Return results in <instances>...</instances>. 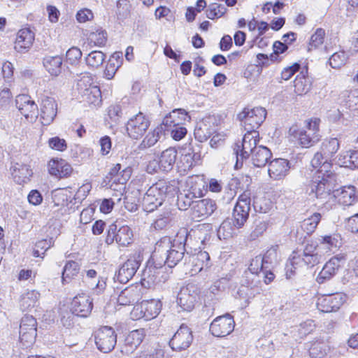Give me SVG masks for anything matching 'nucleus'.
<instances>
[{
  "label": "nucleus",
  "mask_w": 358,
  "mask_h": 358,
  "mask_svg": "<svg viewBox=\"0 0 358 358\" xmlns=\"http://www.w3.org/2000/svg\"><path fill=\"white\" fill-rule=\"evenodd\" d=\"M311 165L317 170L311 171V176L306 182V192L312 199L324 201L336 185V174L331 169L332 164L324 152H316L311 160Z\"/></svg>",
  "instance_id": "1"
},
{
  "label": "nucleus",
  "mask_w": 358,
  "mask_h": 358,
  "mask_svg": "<svg viewBox=\"0 0 358 358\" xmlns=\"http://www.w3.org/2000/svg\"><path fill=\"white\" fill-rule=\"evenodd\" d=\"M259 133L245 134L241 145L236 143L234 154L236 157V168L242 166L243 159L251 157L252 164L257 167H264L272 157L271 151L266 146L257 145Z\"/></svg>",
  "instance_id": "2"
},
{
  "label": "nucleus",
  "mask_w": 358,
  "mask_h": 358,
  "mask_svg": "<svg viewBox=\"0 0 358 358\" xmlns=\"http://www.w3.org/2000/svg\"><path fill=\"white\" fill-rule=\"evenodd\" d=\"M187 235L184 229L178 233L173 240L168 236L163 237L156 243L152 255L159 259L164 258V264L169 268L176 266L183 259L187 263L188 253L185 255V248Z\"/></svg>",
  "instance_id": "3"
},
{
  "label": "nucleus",
  "mask_w": 358,
  "mask_h": 358,
  "mask_svg": "<svg viewBox=\"0 0 358 358\" xmlns=\"http://www.w3.org/2000/svg\"><path fill=\"white\" fill-rule=\"evenodd\" d=\"M178 190V181L159 180L153 184L143 196L142 204L144 210L148 212L154 211L162 206L167 195L173 196Z\"/></svg>",
  "instance_id": "4"
},
{
  "label": "nucleus",
  "mask_w": 358,
  "mask_h": 358,
  "mask_svg": "<svg viewBox=\"0 0 358 358\" xmlns=\"http://www.w3.org/2000/svg\"><path fill=\"white\" fill-rule=\"evenodd\" d=\"M164 258L161 259L152 255L142 273L141 283L143 286H152L164 283L169 279V274L164 268Z\"/></svg>",
  "instance_id": "5"
},
{
  "label": "nucleus",
  "mask_w": 358,
  "mask_h": 358,
  "mask_svg": "<svg viewBox=\"0 0 358 358\" xmlns=\"http://www.w3.org/2000/svg\"><path fill=\"white\" fill-rule=\"evenodd\" d=\"M320 119H314L308 121L303 128L292 126L289 129V134L296 138L302 148H310L320 141Z\"/></svg>",
  "instance_id": "6"
},
{
  "label": "nucleus",
  "mask_w": 358,
  "mask_h": 358,
  "mask_svg": "<svg viewBox=\"0 0 358 358\" xmlns=\"http://www.w3.org/2000/svg\"><path fill=\"white\" fill-rule=\"evenodd\" d=\"M266 117V110L262 107H256L252 109L248 108L238 115V119L241 121L247 131L245 134L252 132L259 133L256 129L264 122Z\"/></svg>",
  "instance_id": "7"
},
{
  "label": "nucleus",
  "mask_w": 358,
  "mask_h": 358,
  "mask_svg": "<svg viewBox=\"0 0 358 358\" xmlns=\"http://www.w3.org/2000/svg\"><path fill=\"white\" fill-rule=\"evenodd\" d=\"M262 277L260 274L245 271L241 280V285L237 292L239 298L244 300L245 306H248L250 299L255 296L257 288L262 283Z\"/></svg>",
  "instance_id": "8"
},
{
  "label": "nucleus",
  "mask_w": 358,
  "mask_h": 358,
  "mask_svg": "<svg viewBox=\"0 0 358 358\" xmlns=\"http://www.w3.org/2000/svg\"><path fill=\"white\" fill-rule=\"evenodd\" d=\"M90 76H83L77 83L78 90L83 98V101L89 105L99 106L102 102L101 92L99 87L92 84Z\"/></svg>",
  "instance_id": "9"
},
{
  "label": "nucleus",
  "mask_w": 358,
  "mask_h": 358,
  "mask_svg": "<svg viewBox=\"0 0 358 358\" xmlns=\"http://www.w3.org/2000/svg\"><path fill=\"white\" fill-rule=\"evenodd\" d=\"M93 336L97 349L103 353L112 351L117 343V334L110 327L104 326L98 329L94 332Z\"/></svg>",
  "instance_id": "10"
},
{
  "label": "nucleus",
  "mask_w": 358,
  "mask_h": 358,
  "mask_svg": "<svg viewBox=\"0 0 358 358\" xmlns=\"http://www.w3.org/2000/svg\"><path fill=\"white\" fill-rule=\"evenodd\" d=\"M133 232L128 226L120 227L117 229L115 224H111L107 229L106 243L113 244L115 241L122 247L128 246L132 242Z\"/></svg>",
  "instance_id": "11"
},
{
  "label": "nucleus",
  "mask_w": 358,
  "mask_h": 358,
  "mask_svg": "<svg viewBox=\"0 0 358 358\" xmlns=\"http://www.w3.org/2000/svg\"><path fill=\"white\" fill-rule=\"evenodd\" d=\"M36 320L31 315H24L20 326V341L24 348L31 346L36 338Z\"/></svg>",
  "instance_id": "12"
},
{
  "label": "nucleus",
  "mask_w": 358,
  "mask_h": 358,
  "mask_svg": "<svg viewBox=\"0 0 358 358\" xmlns=\"http://www.w3.org/2000/svg\"><path fill=\"white\" fill-rule=\"evenodd\" d=\"M161 308L160 301L155 299L143 301L134 308L131 314L135 320L143 318L148 321L156 317L160 313Z\"/></svg>",
  "instance_id": "13"
},
{
  "label": "nucleus",
  "mask_w": 358,
  "mask_h": 358,
  "mask_svg": "<svg viewBox=\"0 0 358 358\" xmlns=\"http://www.w3.org/2000/svg\"><path fill=\"white\" fill-rule=\"evenodd\" d=\"M140 255L130 257L115 273L114 280L122 284L127 283L136 273L141 265Z\"/></svg>",
  "instance_id": "14"
},
{
  "label": "nucleus",
  "mask_w": 358,
  "mask_h": 358,
  "mask_svg": "<svg viewBox=\"0 0 358 358\" xmlns=\"http://www.w3.org/2000/svg\"><path fill=\"white\" fill-rule=\"evenodd\" d=\"M346 301V295L342 292L324 295L320 297L317 302L319 310L324 313L337 311Z\"/></svg>",
  "instance_id": "15"
},
{
  "label": "nucleus",
  "mask_w": 358,
  "mask_h": 358,
  "mask_svg": "<svg viewBox=\"0 0 358 358\" xmlns=\"http://www.w3.org/2000/svg\"><path fill=\"white\" fill-rule=\"evenodd\" d=\"M193 341L190 329L186 325H181L169 341V345L174 351L180 352L187 349Z\"/></svg>",
  "instance_id": "16"
},
{
  "label": "nucleus",
  "mask_w": 358,
  "mask_h": 358,
  "mask_svg": "<svg viewBox=\"0 0 358 358\" xmlns=\"http://www.w3.org/2000/svg\"><path fill=\"white\" fill-rule=\"evenodd\" d=\"M234 320L229 314L217 317L210 325V331L214 336L224 337L230 334L234 329Z\"/></svg>",
  "instance_id": "17"
},
{
  "label": "nucleus",
  "mask_w": 358,
  "mask_h": 358,
  "mask_svg": "<svg viewBox=\"0 0 358 358\" xmlns=\"http://www.w3.org/2000/svg\"><path fill=\"white\" fill-rule=\"evenodd\" d=\"M149 126V120L142 113H139L127 122V131L131 138L138 139L143 136Z\"/></svg>",
  "instance_id": "18"
},
{
  "label": "nucleus",
  "mask_w": 358,
  "mask_h": 358,
  "mask_svg": "<svg viewBox=\"0 0 358 358\" xmlns=\"http://www.w3.org/2000/svg\"><path fill=\"white\" fill-rule=\"evenodd\" d=\"M198 299V292L193 284H188L182 287L177 297L178 306L185 311H191L195 306Z\"/></svg>",
  "instance_id": "19"
},
{
  "label": "nucleus",
  "mask_w": 358,
  "mask_h": 358,
  "mask_svg": "<svg viewBox=\"0 0 358 358\" xmlns=\"http://www.w3.org/2000/svg\"><path fill=\"white\" fill-rule=\"evenodd\" d=\"M320 259L321 255L320 254H312V255H299V252L294 251L289 258L290 264L292 266L290 271L289 269V266L287 265V278H290L291 275L294 273V271H293L292 268L295 269L297 266H301L302 264L308 267H313L320 263Z\"/></svg>",
  "instance_id": "20"
},
{
  "label": "nucleus",
  "mask_w": 358,
  "mask_h": 358,
  "mask_svg": "<svg viewBox=\"0 0 358 358\" xmlns=\"http://www.w3.org/2000/svg\"><path fill=\"white\" fill-rule=\"evenodd\" d=\"M16 106L22 115L29 122H34L38 117V106L31 98L25 94L16 97Z\"/></svg>",
  "instance_id": "21"
},
{
  "label": "nucleus",
  "mask_w": 358,
  "mask_h": 358,
  "mask_svg": "<svg viewBox=\"0 0 358 358\" xmlns=\"http://www.w3.org/2000/svg\"><path fill=\"white\" fill-rule=\"evenodd\" d=\"M93 308L92 299L85 294L76 296L71 303L72 313L82 317H87Z\"/></svg>",
  "instance_id": "22"
},
{
  "label": "nucleus",
  "mask_w": 358,
  "mask_h": 358,
  "mask_svg": "<svg viewBox=\"0 0 358 358\" xmlns=\"http://www.w3.org/2000/svg\"><path fill=\"white\" fill-rule=\"evenodd\" d=\"M343 257L335 256L331 258L323 266L322 271L317 277V282L323 283L324 281L330 280L336 275L342 264L344 262Z\"/></svg>",
  "instance_id": "23"
},
{
  "label": "nucleus",
  "mask_w": 358,
  "mask_h": 358,
  "mask_svg": "<svg viewBox=\"0 0 358 358\" xmlns=\"http://www.w3.org/2000/svg\"><path fill=\"white\" fill-rule=\"evenodd\" d=\"M290 169L289 162L285 159L277 158L268 164V175L273 180H279L284 178Z\"/></svg>",
  "instance_id": "24"
},
{
  "label": "nucleus",
  "mask_w": 358,
  "mask_h": 358,
  "mask_svg": "<svg viewBox=\"0 0 358 358\" xmlns=\"http://www.w3.org/2000/svg\"><path fill=\"white\" fill-rule=\"evenodd\" d=\"M34 34L29 29L24 28L17 32L14 49L20 53L27 52L32 46Z\"/></svg>",
  "instance_id": "25"
},
{
  "label": "nucleus",
  "mask_w": 358,
  "mask_h": 358,
  "mask_svg": "<svg viewBox=\"0 0 358 358\" xmlns=\"http://www.w3.org/2000/svg\"><path fill=\"white\" fill-rule=\"evenodd\" d=\"M57 113V103L51 97H46L42 101L41 117L42 124L49 125L52 122Z\"/></svg>",
  "instance_id": "26"
},
{
  "label": "nucleus",
  "mask_w": 358,
  "mask_h": 358,
  "mask_svg": "<svg viewBox=\"0 0 358 358\" xmlns=\"http://www.w3.org/2000/svg\"><path fill=\"white\" fill-rule=\"evenodd\" d=\"M215 210V202L208 199L195 200L192 207V213L195 218L206 217L210 215Z\"/></svg>",
  "instance_id": "27"
},
{
  "label": "nucleus",
  "mask_w": 358,
  "mask_h": 358,
  "mask_svg": "<svg viewBox=\"0 0 358 358\" xmlns=\"http://www.w3.org/2000/svg\"><path fill=\"white\" fill-rule=\"evenodd\" d=\"M141 297V289L138 285H131L123 289L117 297L121 306H129L137 303Z\"/></svg>",
  "instance_id": "28"
},
{
  "label": "nucleus",
  "mask_w": 358,
  "mask_h": 358,
  "mask_svg": "<svg viewBox=\"0 0 358 358\" xmlns=\"http://www.w3.org/2000/svg\"><path fill=\"white\" fill-rule=\"evenodd\" d=\"M199 151L191 144L182 148L180 163L184 171L189 170L200 160Z\"/></svg>",
  "instance_id": "29"
},
{
  "label": "nucleus",
  "mask_w": 358,
  "mask_h": 358,
  "mask_svg": "<svg viewBox=\"0 0 358 358\" xmlns=\"http://www.w3.org/2000/svg\"><path fill=\"white\" fill-rule=\"evenodd\" d=\"M144 331L143 329L131 331L124 339V344L122 347V352L129 355L136 350L144 338Z\"/></svg>",
  "instance_id": "30"
},
{
  "label": "nucleus",
  "mask_w": 358,
  "mask_h": 358,
  "mask_svg": "<svg viewBox=\"0 0 358 358\" xmlns=\"http://www.w3.org/2000/svg\"><path fill=\"white\" fill-rule=\"evenodd\" d=\"M187 119H189V117L184 109H175L164 117L161 127L164 130H169L173 127L182 124Z\"/></svg>",
  "instance_id": "31"
},
{
  "label": "nucleus",
  "mask_w": 358,
  "mask_h": 358,
  "mask_svg": "<svg viewBox=\"0 0 358 358\" xmlns=\"http://www.w3.org/2000/svg\"><path fill=\"white\" fill-rule=\"evenodd\" d=\"M187 260L192 264V273H197L209 266L210 255L207 252L200 251L194 255L187 254Z\"/></svg>",
  "instance_id": "32"
},
{
  "label": "nucleus",
  "mask_w": 358,
  "mask_h": 358,
  "mask_svg": "<svg viewBox=\"0 0 358 358\" xmlns=\"http://www.w3.org/2000/svg\"><path fill=\"white\" fill-rule=\"evenodd\" d=\"M177 155V150L174 148H169L164 150L159 157V169L165 172L172 170L176 163Z\"/></svg>",
  "instance_id": "33"
},
{
  "label": "nucleus",
  "mask_w": 358,
  "mask_h": 358,
  "mask_svg": "<svg viewBox=\"0 0 358 358\" xmlns=\"http://www.w3.org/2000/svg\"><path fill=\"white\" fill-rule=\"evenodd\" d=\"M10 170L14 180L20 185L27 182L32 176V170L26 164L16 163Z\"/></svg>",
  "instance_id": "34"
},
{
  "label": "nucleus",
  "mask_w": 358,
  "mask_h": 358,
  "mask_svg": "<svg viewBox=\"0 0 358 358\" xmlns=\"http://www.w3.org/2000/svg\"><path fill=\"white\" fill-rule=\"evenodd\" d=\"M331 192L338 202L344 206H350L355 200V190L353 186L343 187L335 190L333 188Z\"/></svg>",
  "instance_id": "35"
},
{
  "label": "nucleus",
  "mask_w": 358,
  "mask_h": 358,
  "mask_svg": "<svg viewBox=\"0 0 358 358\" xmlns=\"http://www.w3.org/2000/svg\"><path fill=\"white\" fill-rule=\"evenodd\" d=\"M72 171L71 166L63 159L53 161L49 169V172L51 175L59 178L69 176Z\"/></svg>",
  "instance_id": "36"
},
{
  "label": "nucleus",
  "mask_w": 358,
  "mask_h": 358,
  "mask_svg": "<svg viewBox=\"0 0 358 358\" xmlns=\"http://www.w3.org/2000/svg\"><path fill=\"white\" fill-rule=\"evenodd\" d=\"M311 78L301 72L294 81V92L299 96L307 94L311 89Z\"/></svg>",
  "instance_id": "37"
},
{
  "label": "nucleus",
  "mask_w": 358,
  "mask_h": 358,
  "mask_svg": "<svg viewBox=\"0 0 358 358\" xmlns=\"http://www.w3.org/2000/svg\"><path fill=\"white\" fill-rule=\"evenodd\" d=\"M40 294L35 291L31 290L24 293L20 300V306L23 311L30 310L35 308L38 303Z\"/></svg>",
  "instance_id": "38"
},
{
  "label": "nucleus",
  "mask_w": 358,
  "mask_h": 358,
  "mask_svg": "<svg viewBox=\"0 0 358 358\" xmlns=\"http://www.w3.org/2000/svg\"><path fill=\"white\" fill-rule=\"evenodd\" d=\"M62 62L59 56H47L43 59V64L52 76H57L62 72Z\"/></svg>",
  "instance_id": "39"
},
{
  "label": "nucleus",
  "mask_w": 358,
  "mask_h": 358,
  "mask_svg": "<svg viewBox=\"0 0 358 358\" xmlns=\"http://www.w3.org/2000/svg\"><path fill=\"white\" fill-rule=\"evenodd\" d=\"M330 348L324 341H315L309 348V355L311 358H324L329 352Z\"/></svg>",
  "instance_id": "40"
},
{
  "label": "nucleus",
  "mask_w": 358,
  "mask_h": 358,
  "mask_svg": "<svg viewBox=\"0 0 358 358\" xmlns=\"http://www.w3.org/2000/svg\"><path fill=\"white\" fill-rule=\"evenodd\" d=\"M80 271V265L78 262L74 261H68L63 269L62 280V283H69L73 279Z\"/></svg>",
  "instance_id": "41"
},
{
  "label": "nucleus",
  "mask_w": 358,
  "mask_h": 358,
  "mask_svg": "<svg viewBox=\"0 0 358 358\" xmlns=\"http://www.w3.org/2000/svg\"><path fill=\"white\" fill-rule=\"evenodd\" d=\"M315 243L318 244L319 248H322L326 251L336 248L340 243L338 236L335 234L321 236Z\"/></svg>",
  "instance_id": "42"
},
{
  "label": "nucleus",
  "mask_w": 358,
  "mask_h": 358,
  "mask_svg": "<svg viewBox=\"0 0 358 358\" xmlns=\"http://www.w3.org/2000/svg\"><path fill=\"white\" fill-rule=\"evenodd\" d=\"M106 59V55L98 50L92 51L85 57L87 65L92 69H97L101 66Z\"/></svg>",
  "instance_id": "43"
},
{
  "label": "nucleus",
  "mask_w": 358,
  "mask_h": 358,
  "mask_svg": "<svg viewBox=\"0 0 358 358\" xmlns=\"http://www.w3.org/2000/svg\"><path fill=\"white\" fill-rule=\"evenodd\" d=\"M249 212V208L235 206L233 212L234 226L237 229L241 228L248 218Z\"/></svg>",
  "instance_id": "44"
},
{
  "label": "nucleus",
  "mask_w": 358,
  "mask_h": 358,
  "mask_svg": "<svg viewBox=\"0 0 358 358\" xmlns=\"http://www.w3.org/2000/svg\"><path fill=\"white\" fill-rule=\"evenodd\" d=\"M322 215L319 213H313L310 217L305 219L302 223H301V228L302 229L306 232L308 235L311 234L313 233L317 228V226L318 225L320 220H321Z\"/></svg>",
  "instance_id": "45"
},
{
  "label": "nucleus",
  "mask_w": 358,
  "mask_h": 358,
  "mask_svg": "<svg viewBox=\"0 0 358 358\" xmlns=\"http://www.w3.org/2000/svg\"><path fill=\"white\" fill-rule=\"evenodd\" d=\"M163 130V127H160L149 132L140 144V148L145 149L153 146L159 141Z\"/></svg>",
  "instance_id": "46"
},
{
  "label": "nucleus",
  "mask_w": 358,
  "mask_h": 358,
  "mask_svg": "<svg viewBox=\"0 0 358 358\" xmlns=\"http://www.w3.org/2000/svg\"><path fill=\"white\" fill-rule=\"evenodd\" d=\"M315 329V324L313 320H306L294 327L292 333L296 337L303 338L311 333Z\"/></svg>",
  "instance_id": "47"
},
{
  "label": "nucleus",
  "mask_w": 358,
  "mask_h": 358,
  "mask_svg": "<svg viewBox=\"0 0 358 358\" xmlns=\"http://www.w3.org/2000/svg\"><path fill=\"white\" fill-rule=\"evenodd\" d=\"M253 207L256 212L267 213L273 207L272 202L266 197H254Z\"/></svg>",
  "instance_id": "48"
},
{
  "label": "nucleus",
  "mask_w": 358,
  "mask_h": 358,
  "mask_svg": "<svg viewBox=\"0 0 358 358\" xmlns=\"http://www.w3.org/2000/svg\"><path fill=\"white\" fill-rule=\"evenodd\" d=\"M217 236L219 239L226 240L231 237L234 234V227L229 219L224 220L217 229Z\"/></svg>",
  "instance_id": "49"
},
{
  "label": "nucleus",
  "mask_w": 358,
  "mask_h": 358,
  "mask_svg": "<svg viewBox=\"0 0 358 358\" xmlns=\"http://www.w3.org/2000/svg\"><path fill=\"white\" fill-rule=\"evenodd\" d=\"M194 198H195V195L192 192L185 194H181L178 196L177 205L178 208L181 210H186L189 208H192L193 203L195 201Z\"/></svg>",
  "instance_id": "50"
},
{
  "label": "nucleus",
  "mask_w": 358,
  "mask_h": 358,
  "mask_svg": "<svg viewBox=\"0 0 358 358\" xmlns=\"http://www.w3.org/2000/svg\"><path fill=\"white\" fill-rule=\"evenodd\" d=\"M88 40L90 43L94 45L103 46L106 44L107 41L106 32L103 30H97L94 32H91L88 36Z\"/></svg>",
  "instance_id": "51"
},
{
  "label": "nucleus",
  "mask_w": 358,
  "mask_h": 358,
  "mask_svg": "<svg viewBox=\"0 0 358 358\" xmlns=\"http://www.w3.org/2000/svg\"><path fill=\"white\" fill-rule=\"evenodd\" d=\"M324 29L322 28L317 29L315 33L310 37V41L308 45V51H310L313 48H317L321 45L324 43Z\"/></svg>",
  "instance_id": "52"
},
{
  "label": "nucleus",
  "mask_w": 358,
  "mask_h": 358,
  "mask_svg": "<svg viewBox=\"0 0 358 358\" xmlns=\"http://www.w3.org/2000/svg\"><path fill=\"white\" fill-rule=\"evenodd\" d=\"M226 12L224 5L212 3L209 5L206 10V17L210 20L222 17Z\"/></svg>",
  "instance_id": "53"
},
{
  "label": "nucleus",
  "mask_w": 358,
  "mask_h": 358,
  "mask_svg": "<svg viewBox=\"0 0 358 358\" xmlns=\"http://www.w3.org/2000/svg\"><path fill=\"white\" fill-rule=\"evenodd\" d=\"M53 245L52 238L43 239L36 242L34 250V256L36 257H41L45 251L50 248Z\"/></svg>",
  "instance_id": "54"
},
{
  "label": "nucleus",
  "mask_w": 358,
  "mask_h": 358,
  "mask_svg": "<svg viewBox=\"0 0 358 358\" xmlns=\"http://www.w3.org/2000/svg\"><path fill=\"white\" fill-rule=\"evenodd\" d=\"M266 269L264 258H262V255H257L252 259L248 271L261 275L264 270Z\"/></svg>",
  "instance_id": "55"
},
{
  "label": "nucleus",
  "mask_w": 358,
  "mask_h": 358,
  "mask_svg": "<svg viewBox=\"0 0 358 358\" xmlns=\"http://www.w3.org/2000/svg\"><path fill=\"white\" fill-rule=\"evenodd\" d=\"M267 229V223L261 220H256L253 223L252 230L250 238L251 240H255L262 236Z\"/></svg>",
  "instance_id": "56"
},
{
  "label": "nucleus",
  "mask_w": 358,
  "mask_h": 358,
  "mask_svg": "<svg viewBox=\"0 0 358 358\" xmlns=\"http://www.w3.org/2000/svg\"><path fill=\"white\" fill-rule=\"evenodd\" d=\"M338 148L339 143L336 138H332L327 142H324L321 148L322 152L327 157L332 156L338 151Z\"/></svg>",
  "instance_id": "57"
},
{
  "label": "nucleus",
  "mask_w": 358,
  "mask_h": 358,
  "mask_svg": "<svg viewBox=\"0 0 358 358\" xmlns=\"http://www.w3.org/2000/svg\"><path fill=\"white\" fill-rule=\"evenodd\" d=\"M347 56L343 51L334 53L329 58V62L333 69H338L344 65Z\"/></svg>",
  "instance_id": "58"
},
{
  "label": "nucleus",
  "mask_w": 358,
  "mask_h": 358,
  "mask_svg": "<svg viewBox=\"0 0 358 358\" xmlns=\"http://www.w3.org/2000/svg\"><path fill=\"white\" fill-rule=\"evenodd\" d=\"M194 137L199 142H204L210 138L211 133L208 130L206 124H201L194 129Z\"/></svg>",
  "instance_id": "59"
},
{
  "label": "nucleus",
  "mask_w": 358,
  "mask_h": 358,
  "mask_svg": "<svg viewBox=\"0 0 358 358\" xmlns=\"http://www.w3.org/2000/svg\"><path fill=\"white\" fill-rule=\"evenodd\" d=\"M82 57L81 50L77 47H72L66 53L67 62L71 64H76Z\"/></svg>",
  "instance_id": "60"
},
{
  "label": "nucleus",
  "mask_w": 358,
  "mask_h": 358,
  "mask_svg": "<svg viewBox=\"0 0 358 358\" xmlns=\"http://www.w3.org/2000/svg\"><path fill=\"white\" fill-rule=\"evenodd\" d=\"M277 248L278 246H272L269 248L262 258H264V263L266 268H268L269 266L277 261Z\"/></svg>",
  "instance_id": "61"
},
{
  "label": "nucleus",
  "mask_w": 358,
  "mask_h": 358,
  "mask_svg": "<svg viewBox=\"0 0 358 358\" xmlns=\"http://www.w3.org/2000/svg\"><path fill=\"white\" fill-rule=\"evenodd\" d=\"M251 196L252 193L250 190L247 189L244 191L243 194L239 196L236 206L250 210Z\"/></svg>",
  "instance_id": "62"
},
{
  "label": "nucleus",
  "mask_w": 358,
  "mask_h": 358,
  "mask_svg": "<svg viewBox=\"0 0 358 358\" xmlns=\"http://www.w3.org/2000/svg\"><path fill=\"white\" fill-rule=\"evenodd\" d=\"M48 145L52 149L58 151H64L67 148L66 141L58 136L50 138L48 141Z\"/></svg>",
  "instance_id": "63"
},
{
  "label": "nucleus",
  "mask_w": 358,
  "mask_h": 358,
  "mask_svg": "<svg viewBox=\"0 0 358 358\" xmlns=\"http://www.w3.org/2000/svg\"><path fill=\"white\" fill-rule=\"evenodd\" d=\"M167 131H171V137L175 141H180L187 134V129L181 124L173 127L171 129L166 130Z\"/></svg>",
  "instance_id": "64"
}]
</instances>
